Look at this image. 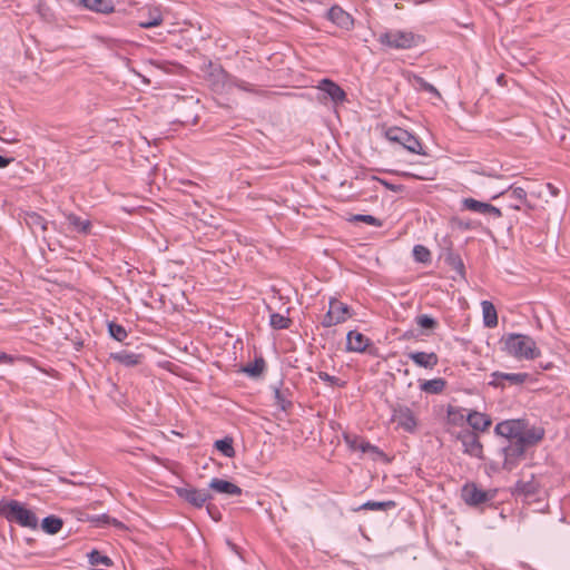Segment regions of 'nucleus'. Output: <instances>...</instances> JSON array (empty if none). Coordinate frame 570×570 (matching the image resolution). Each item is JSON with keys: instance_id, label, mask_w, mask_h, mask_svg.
Instances as JSON below:
<instances>
[{"instance_id": "1", "label": "nucleus", "mask_w": 570, "mask_h": 570, "mask_svg": "<svg viewBox=\"0 0 570 570\" xmlns=\"http://www.w3.org/2000/svg\"><path fill=\"white\" fill-rule=\"evenodd\" d=\"M544 435L546 431L542 426L533 425L525 438L509 441L501 449L503 455L502 469L508 472L514 470L524 460L527 450L538 445L544 439Z\"/></svg>"}, {"instance_id": "2", "label": "nucleus", "mask_w": 570, "mask_h": 570, "mask_svg": "<svg viewBox=\"0 0 570 570\" xmlns=\"http://www.w3.org/2000/svg\"><path fill=\"white\" fill-rule=\"evenodd\" d=\"M203 71L207 83L214 92L222 94L232 87H237L252 94L261 92L252 83L228 73L220 63H215L212 60L204 65Z\"/></svg>"}, {"instance_id": "3", "label": "nucleus", "mask_w": 570, "mask_h": 570, "mask_svg": "<svg viewBox=\"0 0 570 570\" xmlns=\"http://www.w3.org/2000/svg\"><path fill=\"white\" fill-rule=\"evenodd\" d=\"M500 344L503 352L517 360H535L541 355L535 341L525 334H504Z\"/></svg>"}, {"instance_id": "4", "label": "nucleus", "mask_w": 570, "mask_h": 570, "mask_svg": "<svg viewBox=\"0 0 570 570\" xmlns=\"http://www.w3.org/2000/svg\"><path fill=\"white\" fill-rule=\"evenodd\" d=\"M0 518H4L8 522H14L23 528H38V518L36 513L30 509H27L18 500H0Z\"/></svg>"}, {"instance_id": "5", "label": "nucleus", "mask_w": 570, "mask_h": 570, "mask_svg": "<svg viewBox=\"0 0 570 570\" xmlns=\"http://www.w3.org/2000/svg\"><path fill=\"white\" fill-rule=\"evenodd\" d=\"M422 40V36L403 30H389L382 32L377 38V41L383 46L403 50L417 47Z\"/></svg>"}, {"instance_id": "6", "label": "nucleus", "mask_w": 570, "mask_h": 570, "mask_svg": "<svg viewBox=\"0 0 570 570\" xmlns=\"http://www.w3.org/2000/svg\"><path fill=\"white\" fill-rule=\"evenodd\" d=\"M381 129H382L384 137L389 141L400 144L402 147H404L410 153L422 155V156L426 155L421 141L415 136H413L411 132H409L407 130L402 129L396 126L386 127L385 125H382Z\"/></svg>"}, {"instance_id": "7", "label": "nucleus", "mask_w": 570, "mask_h": 570, "mask_svg": "<svg viewBox=\"0 0 570 570\" xmlns=\"http://www.w3.org/2000/svg\"><path fill=\"white\" fill-rule=\"evenodd\" d=\"M530 429L525 419H511L499 422L494 428V433L509 442L525 438Z\"/></svg>"}, {"instance_id": "8", "label": "nucleus", "mask_w": 570, "mask_h": 570, "mask_svg": "<svg viewBox=\"0 0 570 570\" xmlns=\"http://www.w3.org/2000/svg\"><path fill=\"white\" fill-rule=\"evenodd\" d=\"M316 96L320 100H322V98L330 99L335 106L350 102L344 89L328 78H324L320 81L316 88Z\"/></svg>"}, {"instance_id": "9", "label": "nucleus", "mask_w": 570, "mask_h": 570, "mask_svg": "<svg viewBox=\"0 0 570 570\" xmlns=\"http://www.w3.org/2000/svg\"><path fill=\"white\" fill-rule=\"evenodd\" d=\"M391 421L395 422L397 428H401L407 433H413L416 430L417 420L409 406L396 403L391 405Z\"/></svg>"}, {"instance_id": "10", "label": "nucleus", "mask_w": 570, "mask_h": 570, "mask_svg": "<svg viewBox=\"0 0 570 570\" xmlns=\"http://www.w3.org/2000/svg\"><path fill=\"white\" fill-rule=\"evenodd\" d=\"M456 439L463 446V453L479 460H484L483 444L478 433L470 429H463L456 434Z\"/></svg>"}, {"instance_id": "11", "label": "nucleus", "mask_w": 570, "mask_h": 570, "mask_svg": "<svg viewBox=\"0 0 570 570\" xmlns=\"http://www.w3.org/2000/svg\"><path fill=\"white\" fill-rule=\"evenodd\" d=\"M175 491L181 500L197 509L203 508L207 501L213 499L207 490H199L191 485L177 487Z\"/></svg>"}, {"instance_id": "12", "label": "nucleus", "mask_w": 570, "mask_h": 570, "mask_svg": "<svg viewBox=\"0 0 570 570\" xmlns=\"http://www.w3.org/2000/svg\"><path fill=\"white\" fill-rule=\"evenodd\" d=\"M491 381H489V385L495 389H505V382L509 385L521 386L523 385L531 376L529 373L520 372V373H504L500 371L492 372L490 374Z\"/></svg>"}, {"instance_id": "13", "label": "nucleus", "mask_w": 570, "mask_h": 570, "mask_svg": "<svg viewBox=\"0 0 570 570\" xmlns=\"http://www.w3.org/2000/svg\"><path fill=\"white\" fill-rule=\"evenodd\" d=\"M461 498L468 505L476 507L491 500L492 497L487 491L478 488L475 483L471 482L462 487Z\"/></svg>"}, {"instance_id": "14", "label": "nucleus", "mask_w": 570, "mask_h": 570, "mask_svg": "<svg viewBox=\"0 0 570 570\" xmlns=\"http://www.w3.org/2000/svg\"><path fill=\"white\" fill-rule=\"evenodd\" d=\"M373 346L371 340L357 331H350L346 335V351L364 353Z\"/></svg>"}, {"instance_id": "15", "label": "nucleus", "mask_w": 570, "mask_h": 570, "mask_svg": "<svg viewBox=\"0 0 570 570\" xmlns=\"http://www.w3.org/2000/svg\"><path fill=\"white\" fill-rule=\"evenodd\" d=\"M501 195L509 198V207L512 209L520 210L522 206H527L529 209L533 208V206L529 204L527 191L522 187L510 186Z\"/></svg>"}, {"instance_id": "16", "label": "nucleus", "mask_w": 570, "mask_h": 570, "mask_svg": "<svg viewBox=\"0 0 570 570\" xmlns=\"http://www.w3.org/2000/svg\"><path fill=\"white\" fill-rule=\"evenodd\" d=\"M326 18L342 29L348 30L353 27L354 20L342 7L334 4L326 13Z\"/></svg>"}, {"instance_id": "17", "label": "nucleus", "mask_w": 570, "mask_h": 570, "mask_svg": "<svg viewBox=\"0 0 570 570\" xmlns=\"http://www.w3.org/2000/svg\"><path fill=\"white\" fill-rule=\"evenodd\" d=\"M466 423L471 428V431L478 433L488 431L492 424V420L488 414L473 410L468 413Z\"/></svg>"}, {"instance_id": "18", "label": "nucleus", "mask_w": 570, "mask_h": 570, "mask_svg": "<svg viewBox=\"0 0 570 570\" xmlns=\"http://www.w3.org/2000/svg\"><path fill=\"white\" fill-rule=\"evenodd\" d=\"M20 217L35 235L39 232L45 233L48 228L47 219L36 212H23Z\"/></svg>"}, {"instance_id": "19", "label": "nucleus", "mask_w": 570, "mask_h": 570, "mask_svg": "<svg viewBox=\"0 0 570 570\" xmlns=\"http://www.w3.org/2000/svg\"><path fill=\"white\" fill-rule=\"evenodd\" d=\"M407 356L414 362L419 367H423L426 370H432L439 364V356L434 352H410Z\"/></svg>"}, {"instance_id": "20", "label": "nucleus", "mask_w": 570, "mask_h": 570, "mask_svg": "<svg viewBox=\"0 0 570 570\" xmlns=\"http://www.w3.org/2000/svg\"><path fill=\"white\" fill-rule=\"evenodd\" d=\"M78 4L97 13L108 14L115 11L112 0H79Z\"/></svg>"}, {"instance_id": "21", "label": "nucleus", "mask_w": 570, "mask_h": 570, "mask_svg": "<svg viewBox=\"0 0 570 570\" xmlns=\"http://www.w3.org/2000/svg\"><path fill=\"white\" fill-rule=\"evenodd\" d=\"M209 489L228 495H240L243 492L237 484L218 478L212 479L209 482Z\"/></svg>"}, {"instance_id": "22", "label": "nucleus", "mask_w": 570, "mask_h": 570, "mask_svg": "<svg viewBox=\"0 0 570 570\" xmlns=\"http://www.w3.org/2000/svg\"><path fill=\"white\" fill-rule=\"evenodd\" d=\"M539 491V483L534 479L533 475H531L530 480H519L514 488H513V494L514 495H523L525 498L532 497L537 494Z\"/></svg>"}, {"instance_id": "23", "label": "nucleus", "mask_w": 570, "mask_h": 570, "mask_svg": "<svg viewBox=\"0 0 570 570\" xmlns=\"http://www.w3.org/2000/svg\"><path fill=\"white\" fill-rule=\"evenodd\" d=\"M65 217L72 230L82 235H89L91 233L92 224L89 219H82L73 213H67Z\"/></svg>"}, {"instance_id": "24", "label": "nucleus", "mask_w": 570, "mask_h": 570, "mask_svg": "<svg viewBox=\"0 0 570 570\" xmlns=\"http://www.w3.org/2000/svg\"><path fill=\"white\" fill-rule=\"evenodd\" d=\"M330 311L334 316L340 317V324L355 315V312L347 304L335 297L330 299Z\"/></svg>"}, {"instance_id": "25", "label": "nucleus", "mask_w": 570, "mask_h": 570, "mask_svg": "<svg viewBox=\"0 0 570 570\" xmlns=\"http://www.w3.org/2000/svg\"><path fill=\"white\" fill-rule=\"evenodd\" d=\"M110 358L127 366V367L136 366V365L140 364V362H141L140 354H136V353H131V352H127V351L110 353Z\"/></svg>"}, {"instance_id": "26", "label": "nucleus", "mask_w": 570, "mask_h": 570, "mask_svg": "<svg viewBox=\"0 0 570 570\" xmlns=\"http://www.w3.org/2000/svg\"><path fill=\"white\" fill-rule=\"evenodd\" d=\"M292 392L289 389L274 387V399L275 405L278 406L282 411H288L293 406V402L291 400Z\"/></svg>"}, {"instance_id": "27", "label": "nucleus", "mask_w": 570, "mask_h": 570, "mask_svg": "<svg viewBox=\"0 0 570 570\" xmlns=\"http://www.w3.org/2000/svg\"><path fill=\"white\" fill-rule=\"evenodd\" d=\"M484 326L493 328L498 325V313L494 305L490 301L481 303Z\"/></svg>"}, {"instance_id": "28", "label": "nucleus", "mask_w": 570, "mask_h": 570, "mask_svg": "<svg viewBox=\"0 0 570 570\" xmlns=\"http://www.w3.org/2000/svg\"><path fill=\"white\" fill-rule=\"evenodd\" d=\"M446 381L442 377L424 381L420 384V390L430 394H440L444 391Z\"/></svg>"}, {"instance_id": "29", "label": "nucleus", "mask_w": 570, "mask_h": 570, "mask_svg": "<svg viewBox=\"0 0 570 570\" xmlns=\"http://www.w3.org/2000/svg\"><path fill=\"white\" fill-rule=\"evenodd\" d=\"M265 368L266 362L259 356L256 357L253 363L243 366L240 371L250 377H258L264 373Z\"/></svg>"}, {"instance_id": "30", "label": "nucleus", "mask_w": 570, "mask_h": 570, "mask_svg": "<svg viewBox=\"0 0 570 570\" xmlns=\"http://www.w3.org/2000/svg\"><path fill=\"white\" fill-rule=\"evenodd\" d=\"M396 507V502L393 500L389 501H367L360 505L358 508L354 509L355 511L360 510H372V511H389Z\"/></svg>"}, {"instance_id": "31", "label": "nucleus", "mask_w": 570, "mask_h": 570, "mask_svg": "<svg viewBox=\"0 0 570 570\" xmlns=\"http://www.w3.org/2000/svg\"><path fill=\"white\" fill-rule=\"evenodd\" d=\"M62 519L53 514L46 517L41 522L42 530L48 534L58 533L62 529Z\"/></svg>"}, {"instance_id": "32", "label": "nucleus", "mask_w": 570, "mask_h": 570, "mask_svg": "<svg viewBox=\"0 0 570 570\" xmlns=\"http://www.w3.org/2000/svg\"><path fill=\"white\" fill-rule=\"evenodd\" d=\"M163 23V14L158 8H149L148 17L139 22V27L150 29Z\"/></svg>"}, {"instance_id": "33", "label": "nucleus", "mask_w": 570, "mask_h": 570, "mask_svg": "<svg viewBox=\"0 0 570 570\" xmlns=\"http://www.w3.org/2000/svg\"><path fill=\"white\" fill-rule=\"evenodd\" d=\"M448 423L455 426H463L466 422V416L463 413V409L455 407L452 405L448 406L446 410Z\"/></svg>"}, {"instance_id": "34", "label": "nucleus", "mask_w": 570, "mask_h": 570, "mask_svg": "<svg viewBox=\"0 0 570 570\" xmlns=\"http://www.w3.org/2000/svg\"><path fill=\"white\" fill-rule=\"evenodd\" d=\"M445 263L460 276L465 275V267L461 256L452 250L448 252L444 258Z\"/></svg>"}, {"instance_id": "35", "label": "nucleus", "mask_w": 570, "mask_h": 570, "mask_svg": "<svg viewBox=\"0 0 570 570\" xmlns=\"http://www.w3.org/2000/svg\"><path fill=\"white\" fill-rule=\"evenodd\" d=\"M462 206L464 209L487 215L489 203H483L474 198H464Z\"/></svg>"}, {"instance_id": "36", "label": "nucleus", "mask_w": 570, "mask_h": 570, "mask_svg": "<svg viewBox=\"0 0 570 570\" xmlns=\"http://www.w3.org/2000/svg\"><path fill=\"white\" fill-rule=\"evenodd\" d=\"M215 448L222 452L223 455L226 458H234L235 456V449L233 446V439L229 436H226L224 439L217 440L215 442Z\"/></svg>"}, {"instance_id": "37", "label": "nucleus", "mask_w": 570, "mask_h": 570, "mask_svg": "<svg viewBox=\"0 0 570 570\" xmlns=\"http://www.w3.org/2000/svg\"><path fill=\"white\" fill-rule=\"evenodd\" d=\"M88 561L91 566L98 567H110L112 564V561L109 557L102 554L98 550H92L88 553Z\"/></svg>"}, {"instance_id": "38", "label": "nucleus", "mask_w": 570, "mask_h": 570, "mask_svg": "<svg viewBox=\"0 0 570 570\" xmlns=\"http://www.w3.org/2000/svg\"><path fill=\"white\" fill-rule=\"evenodd\" d=\"M269 324L274 330H285L291 326L292 320L279 313H272Z\"/></svg>"}, {"instance_id": "39", "label": "nucleus", "mask_w": 570, "mask_h": 570, "mask_svg": "<svg viewBox=\"0 0 570 570\" xmlns=\"http://www.w3.org/2000/svg\"><path fill=\"white\" fill-rule=\"evenodd\" d=\"M108 332L109 335L118 342H124L128 336L126 328L122 325L115 322L108 323Z\"/></svg>"}, {"instance_id": "40", "label": "nucleus", "mask_w": 570, "mask_h": 570, "mask_svg": "<svg viewBox=\"0 0 570 570\" xmlns=\"http://www.w3.org/2000/svg\"><path fill=\"white\" fill-rule=\"evenodd\" d=\"M415 323L423 330H434L438 327L439 323L438 321L428 315V314H420L415 317Z\"/></svg>"}, {"instance_id": "41", "label": "nucleus", "mask_w": 570, "mask_h": 570, "mask_svg": "<svg viewBox=\"0 0 570 570\" xmlns=\"http://www.w3.org/2000/svg\"><path fill=\"white\" fill-rule=\"evenodd\" d=\"M414 259L419 263H429L431 261L430 250L423 245H415L413 247Z\"/></svg>"}, {"instance_id": "42", "label": "nucleus", "mask_w": 570, "mask_h": 570, "mask_svg": "<svg viewBox=\"0 0 570 570\" xmlns=\"http://www.w3.org/2000/svg\"><path fill=\"white\" fill-rule=\"evenodd\" d=\"M414 82H415V86L417 89L430 92V94L434 95L438 99H441V95L438 91V89L433 85H431L426 80H424L422 77H415Z\"/></svg>"}, {"instance_id": "43", "label": "nucleus", "mask_w": 570, "mask_h": 570, "mask_svg": "<svg viewBox=\"0 0 570 570\" xmlns=\"http://www.w3.org/2000/svg\"><path fill=\"white\" fill-rule=\"evenodd\" d=\"M350 220L351 222H362V223L373 225L376 227H381L383 225L382 220H380L379 218H376L372 215L357 214V215L352 216V218Z\"/></svg>"}, {"instance_id": "44", "label": "nucleus", "mask_w": 570, "mask_h": 570, "mask_svg": "<svg viewBox=\"0 0 570 570\" xmlns=\"http://www.w3.org/2000/svg\"><path fill=\"white\" fill-rule=\"evenodd\" d=\"M318 377L323 381L328 383L332 386H344L345 382H341V380L336 376L330 375L326 372H318Z\"/></svg>"}, {"instance_id": "45", "label": "nucleus", "mask_w": 570, "mask_h": 570, "mask_svg": "<svg viewBox=\"0 0 570 570\" xmlns=\"http://www.w3.org/2000/svg\"><path fill=\"white\" fill-rule=\"evenodd\" d=\"M363 453H373L379 456H383L384 452L380 450L376 445L371 444L370 442L362 441L357 446Z\"/></svg>"}, {"instance_id": "46", "label": "nucleus", "mask_w": 570, "mask_h": 570, "mask_svg": "<svg viewBox=\"0 0 570 570\" xmlns=\"http://www.w3.org/2000/svg\"><path fill=\"white\" fill-rule=\"evenodd\" d=\"M337 324H340V317L334 316V314L328 309L322 320V326L332 327Z\"/></svg>"}, {"instance_id": "47", "label": "nucleus", "mask_w": 570, "mask_h": 570, "mask_svg": "<svg viewBox=\"0 0 570 570\" xmlns=\"http://www.w3.org/2000/svg\"><path fill=\"white\" fill-rule=\"evenodd\" d=\"M94 521L102 524H114L116 527H122V523L120 521L107 514L98 515L97 518L94 519Z\"/></svg>"}, {"instance_id": "48", "label": "nucleus", "mask_w": 570, "mask_h": 570, "mask_svg": "<svg viewBox=\"0 0 570 570\" xmlns=\"http://www.w3.org/2000/svg\"><path fill=\"white\" fill-rule=\"evenodd\" d=\"M197 121H198L197 115H186L183 118L174 119L171 122L173 124L179 122V124L186 126V125H196Z\"/></svg>"}, {"instance_id": "49", "label": "nucleus", "mask_w": 570, "mask_h": 570, "mask_svg": "<svg viewBox=\"0 0 570 570\" xmlns=\"http://www.w3.org/2000/svg\"><path fill=\"white\" fill-rule=\"evenodd\" d=\"M487 214L493 216L494 218H501L502 217L501 209L495 207V206H493V205H491V204H489Z\"/></svg>"}, {"instance_id": "50", "label": "nucleus", "mask_w": 570, "mask_h": 570, "mask_svg": "<svg viewBox=\"0 0 570 570\" xmlns=\"http://www.w3.org/2000/svg\"><path fill=\"white\" fill-rule=\"evenodd\" d=\"M382 184L389 189V190H392V191H395V193H401L404 190V186L403 185H395V184H391V183H387L385 180H382Z\"/></svg>"}, {"instance_id": "51", "label": "nucleus", "mask_w": 570, "mask_h": 570, "mask_svg": "<svg viewBox=\"0 0 570 570\" xmlns=\"http://www.w3.org/2000/svg\"><path fill=\"white\" fill-rule=\"evenodd\" d=\"M13 357L4 352H0V362L2 363H11Z\"/></svg>"}, {"instance_id": "52", "label": "nucleus", "mask_w": 570, "mask_h": 570, "mask_svg": "<svg viewBox=\"0 0 570 570\" xmlns=\"http://www.w3.org/2000/svg\"><path fill=\"white\" fill-rule=\"evenodd\" d=\"M13 159L0 155V168L7 167Z\"/></svg>"}, {"instance_id": "53", "label": "nucleus", "mask_w": 570, "mask_h": 570, "mask_svg": "<svg viewBox=\"0 0 570 570\" xmlns=\"http://www.w3.org/2000/svg\"><path fill=\"white\" fill-rule=\"evenodd\" d=\"M212 510H213V507L212 505H207V511L209 513V515L214 519V520H218L219 519V513H217V515L215 514H212Z\"/></svg>"}, {"instance_id": "54", "label": "nucleus", "mask_w": 570, "mask_h": 570, "mask_svg": "<svg viewBox=\"0 0 570 570\" xmlns=\"http://www.w3.org/2000/svg\"><path fill=\"white\" fill-rule=\"evenodd\" d=\"M414 337V333L413 331H406L404 334H403V338L405 340H410V338H413Z\"/></svg>"}, {"instance_id": "55", "label": "nucleus", "mask_w": 570, "mask_h": 570, "mask_svg": "<svg viewBox=\"0 0 570 570\" xmlns=\"http://www.w3.org/2000/svg\"><path fill=\"white\" fill-rule=\"evenodd\" d=\"M460 226L464 229H469L471 227L469 223H460Z\"/></svg>"}, {"instance_id": "56", "label": "nucleus", "mask_w": 570, "mask_h": 570, "mask_svg": "<svg viewBox=\"0 0 570 570\" xmlns=\"http://www.w3.org/2000/svg\"><path fill=\"white\" fill-rule=\"evenodd\" d=\"M503 77H504L503 75H500V76L498 77V81H499V82H500V81H502Z\"/></svg>"}]
</instances>
